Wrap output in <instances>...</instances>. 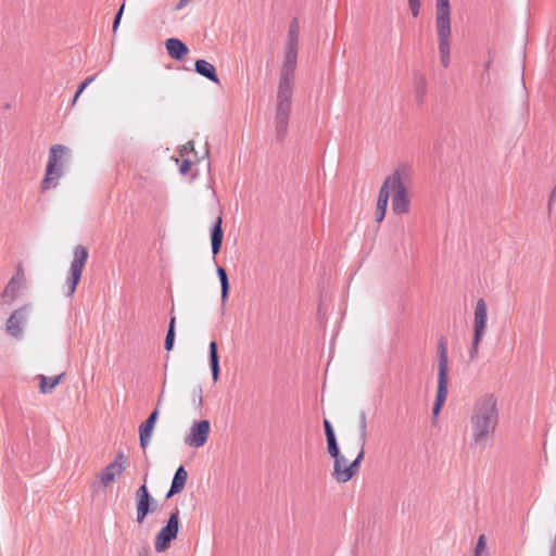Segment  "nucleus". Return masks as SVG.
<instances>
[{
    "label": "nucleus",
    "instance_id": "nucleus-19",
    "mask_svg": "<svg viewBox=\"0 0 556 556\" xmlns=\"http://www.w3.org/2000/svg\"><path fill=\"white\" fill-rule=\"evenodd\" d=\"M438 33L439 53L450 56L451 24L435 25Z\"/></svg>",
    "mask_w": 556,
    "mask_h": 556
},
{
    "label": "nucleus",
    "instance_id": "nucleus-42",
    "mask_svg": "<svg viewBox=\"0 0 556 556\" xmlns=\"http://www.w3.org/2000/svg\"><path fill=\"white\" fill-rule=\"evenodd\" d=\"M555 199H556V186L553 188L552 193L548 199V210L549 211L552 210V205H553V202L555 201Z\"/></svg>",
    "mask_w": 556,
    "mask_h": 556
},
{
    "label": "nucleus",
    "instance_id": "nucleus-17",
    "mask_svg": "<svg viewBox=\"0 0 556 556\" xmlns=\"http://www.w3.org/2000/svg\"><path fill=\"white\" fill-rule=\"evenodd\" d=\"M222 224L223 218L222 216H218L211 228V247L214 256L219 253L223 244L224 231Z\"/></svg>",
    "mask_w": 556,
    "mask_h": 556
},
{
    "label": "nucleus",
    "instance_id": "nucleus-43",
    "mask_svg": "<svg viewBox=\"0 0 556 556\" xmlns=\"http://www.w3.org/2000/svg\"><path fill=\"white\" fill-rule=\"evenodd\" d=\"M440 60H441V64L444 66V67H447L448 64H450V56L446 55V54H440Z\"/></svg>",
    "mask_w": 556,
    "mask_h": 556
},
{
    "label": "nucleus",
    "instance_id": "nucleus-6",
    "mask_svg": "<svg viewBox=\"0 0 556 556\" xmlns=\"http://www.w3.org/2000/svg\"><path fill=\"white\" fill-rule=\"evenodd\" d=\"M73 261L71 263L70 275L66 279V295L72 296L77 288L81 278L83 269L88 258V250L86 247L79 244L74 249Z\"/></svg>",
    "mask_w": 556,
    "mask_h": 556
},
{
    "label": "nucleus",
    "instance_id": "nucleus-22",
    "mask_svg": "<svg viewBox=\"0 0 556 556\" xmlns=\"http://www.w3.org/2000/svg\"><path fill=\"white\" fill-rule=\"evenodd\" d=\"M448 380H438L435 400L432 407V416L437 418L447 396Z\"/></svg>",
    "mask_w": 556,
    "mask_h": 556
},
{
    "label": "nucleus",
    "instance_id": "nucleus-47",
    "mask_svg": "<svg viewBox=\"0 0 556 556\" xmlns=\"http://www.w3.org/2000/svg\"><path fill=\"white\" fill-rule=\"evenodd\" d=\"M491 63H492V60H489L485 64H484V73H488L489 72V68L491 66Z\"/></svg>",
    "mask_w": 556,
    "mask_h": 556
},
{
    "label": "nucleus",
    "instance_id": "nucleus-49",
    "mask_svg": "<svg viewBox=\"0 0 556 556\" xmlns=\"http://www.w3.org/2000/svg\"><path fill=\"white\" fill-rule=\"evenodd\" d=\"M348 460L346 458L343 456V463H341V469H344V467H348Z\"/></svg>",
    "mask_w": 556,
    "mask_h": 556
},
{
    "label": "nucleus",
    "instance_id": "nucleus-36",
    "mask_svg": "<svg viewBox=\"0 0 556 556\" xmlns=\"http://www.w3.org/2000/svg\"><path fill=\"white\" fill-rule=\"evenodd\" d=\"M323 424H324L326 439L334 438L336 433H334L331 422L328 419H324Z\"/></svg>",
    "mask_w": 556,
    "mask_h": 556
},
{
    "label": "nucleus",
    "instance_id": "nucleus-10",
    "mask_svg": "<svg viewBox=\"0 0 556 556\" xmlns=\"http://www.w3.org/2000/svg\"><path fill=\"white\" fill-rule=\"evenodd\" d=\"M127 458L123 452H119L113 462H111L100 473V480L104 486H108L115 480L116 477H121L126 470Z\"/></svg>",
    "mask_w": 556,
    "mask_h": 556
},
{
    "label": "nucleus",
    "instance_id": "nucleus-25",
    "mask_svg": "<svg viewBox=\"0 0 556 556\" xmlns=\"http://www.w3.org/2000/svg\"><path fill=\"white\" fill-rule=\"evenodd\" d=\"M393 179H394V173L392 174V176L387 177V179L382 184V186L379 190L377 202L388 204L389 197H390L389 190L391 189L392 193L394 192V180Z\"/></svg>",
    "mask_w": 556,
    "mask_h": 556
},
{
    "label": "nucleus",
    "instance_id": "nucleus-28",
    "mask_svg": "<svg viewBox=\"0 0 556 556\" xmlns=\"http://www.w3.org/2000/svg\"><path fill=\"white\" fill-rule=\"evenodd\" d=\"M217 276L220 281V289H222V301L225 302L229 294V279L228 275L225 268L217 265L216 268Z\"/></svg>",
    "mask_w": 556,
    "mask_h": 556
},
{
    "label": "nucleus",
    "instance_id": "nucleus-21",
    "mask_svg": "<svg viewBox=\"0 0 556 556\" xmlns=\"http://www.w3.org/2000/svg\"><path fill=\"white\" fill-rule=\"evenodd\" d=\"M194 71L213 83L217 84L219 81L215 66L205 60H197Z\"/></svg>",
    "mask_w": 556,
    "mask_h": 556
},
{
    "label": "nucleus",
    "instance_id": "nucleus-37",
    "mask_svg": "<svg viewBox=\"0 0 556 556\" xmlns=\"http://www.w3.org/2000/svg\"><path fill=\"white\" fill-rule=\"evenodd\" d=\"M485 549L484 535H480L476 545L475 556H481Z\"/></svg>",
    "mask_w": 556,
    "mask_h": 556
},
{
    "label": "nucleus",
    "instance_id": "nucleus-16",
    "mask_svg": "<svg viewBox=\"0 0 556 556\" xmlns=\"http://www.w3.org/2000/svg\"><path fill=\"white\" fill-rule=\"evenodd\" d=\"M165 48L174 60H181L189 51L187 45L178 38H168L165 41Z\"/></svg>",
    "mask_w": 556,
    "mask_h": 556
},
{
    "label": "nucleus",
    "instance_id": "nucleus-32",
    "mask_svg": "<svg viewBox=\"0 0 556 556\" xmlns=\"http://www.w3.org/2000/svg\"><path fill=\"white\" fill-rule=\"evenodd\" d=\"M367 440V417L366 413L359 414V443L361 446H365Z\"/></svg>",
    "mask_w": 556,
    "mask_h": 556
},
{
    "label": "nucleus",
    "instance_id": "nucleus-48",
    "mask_svg": "<svg viewBox=\"0 0 556 556\" xmlns=\"http://www.w3.org/2000/svg\"><path fill=\"white\" fill-rule=\"evenodd\" d=\"M80 94H78V90L76 91L75 96H74V99L72 101V105H74L77 101V99L79 98Z\"/></svg>",
    "mask_w": 556,
    "mask_h": 556
},
{
    "label": "nucleus",
    "instance_id": "nucleus-24",
    "mask_svg": "<svg viewBox=\"0 0 556 556\" xmlns=\"http://www.w3.org/2000/svg\"><path fill=\"white\" fill-rule=\"evenodd\" d=\"M64 377V374L53 376V377H47L45 375H38V379L40 381V392L43 394L51 393L54 388L61 382L62 378Z\"/></svg>",
    "mask_w": 556,
    "mask_h": 556
},
{
    "label": "nucleus",
    "instance_id": "nucleus-50",
    "mask_svg": "<svg viewBox=\"0 0 556 556\" xmlns=\"http://www.w3.org/2000/svg\"><path fill=\"white\" fill-rule=\"evenodd\" d=\"M162 401H163V392L159 396L157 405H160ZM156 407L159 408V406H156Z\"/></svg>",
    "mask_w": 556,
    "mask_h": 556
},
{
    "label": "nucleus",
    "instance_id": "nucleus-7",
    "mask_svg": "<svg viewBox=\"0 0 556 556\" xmlns=\"http://www.w3.org/2000/svg\"><path fill=\"white\" fill-rule=\"evenodd\" d=\"M179 527V511L176 510L170 514L166 525L161 529L155 539V551L157 553L164 552L169 547L173 540L177 538Z\"/></svg>",
    "mask_w": 556,
    "mask_h": 556
},
{
    "label": "nucleus",
    "instance_id": "nucleus-38",
    "mask_svg": "<svg viewBox=\"0 0 556 556\" xmlns=\"http://www.w3.org/2000/svg\"><path fill=\"white\" fill-rule=\"evenodd\" d=\"M124 7H125V4H122L119 10L115 14V17H114V21H113V27H112L114 33L117 30V28L119 26V23H121V20H122V15H123V12H124Z\"/></svg>",
    "mask_w": 556,
    "mask_h": 556
},
{
    "label": "nucleus",
    "instance_id": "nucleus-46",
    "mask_svg": "<svg viewBox=\"0 0 556 556\" xmlns=\"http://www.w3.org/2000/svg\"><path fill=\"white\" fill-rule=\"evenodd\" d=\"M138 556H149V549L142 548L138 552Z\"/></svg>",
    "mask_w": 556,
    "mask_h": 556
},
{
    "label": "nucleus",
    "instance_id": "nucleus-29",
    "mask_svg": "<svg viewBox=\"0 0 556 556\" xmlns=\"http://www.w3.org/2000/svg\"><path fill=\"white\" fill-rule=\"evenodd\" d=\"M299 31H300L299 21H298V18L294 17L291 21L290 26H289L288 40H287L286 46L298 47Z\"/></svg>",
    "mask_w": 556,
    "mask_h": 556
},
{
    "label": "nucleus",
    "instance_id": "nucleus-11",
    "mask_svg": "<svg viewBox=\"0 0 556 556\" xmlns=\"http://www.w3.org/2000/svg\"><path fill=\"white\" fill-rule=\"evenodd\" d=\"M364 455H365V446H361L358 455L348 467H344V469H341V464L333 466L332 476L334 477V479L340 483H345V482L350 481L353 478V476L356 473L361 462L364 459Z\"/></svg>",
    "mask_w": 556,
    "mask_h": 556
},
{
    "label": "nucleus",
    "instance_id": "nucleus-45",
    "mask_svg": "<svg viewBox=\"0 0 556 556\" xmlns=\"http://www.w3.org/2000/svg\"><path fill=\"white\" fill-rule=\"evenodd\" d=\"M193 149V142L189 141L185 146H182L181 152L192 151Z\"/></svg>",
    "mask_w": 556,
    "mask_h": 556
},
{
    "label": "nucleus",
    "instance_id": "nucleus-20",
    "mask_svg": "<svg viewBox=\"0 0 556 556\" xmlns=\"http://www.w3.org/2000/svg\"><path fill=\"white\" fill-rule=\"evenodd\" d=\"M451 24L450 0H435V25Z\"/></svg>",
    "mask_w": 556,
    "mask_h": 556
},
{
    "label": "nucleus",
    "instance_id": "nucleus-26",
    "mask_svg": "<svg viewBox=\"0 0 556 556\" xmlns=\"http://www.w3.org/2000/svg\"><path fill=\"white\" fill-rule=\"evenodd\" d=\"M328 453L333 458V466L340 465L343 463V455L340 453V447L337 441V437L326 439Z\"/></svg>",
    "mask_w": 556,
    "mask_h": 556
},
{
    "label": "nucleus",
    "instance_id": "nucleus-1",
    "mask_svg": "<svg viewBox=\"0 0 556 556\" xmlns=\"http://www.w3.org/2000/svg\"><path fill=\"white\" fill-rule=\"evenodd\" d=\"M498 424L497 401L493 394L480 396L473 404L469 429L471 446L483 451L492 440Z\"/></svg>",
    "mask_w": 556,
    "mask_h": 556
},
{
    "label": "nucleus",
    "instance_id": "nucleus-15",
    "mask_svg": "<svg viewBox=\"0 0 556 556\" xmlns=\"http://www.w3.org/2000/svg\"><path fill=\"white\" fill-rule=\"evenodd\" d=\"M438 380H448V356L446 341L443 337L438 343Z\"/></svg>",
    "mask_w": 556,
    "mask_h": 556
},
{
    "label": "nucleus",
    "instance_id": "nucleus-12",
    "mask_svg": "<svg viewBox=\"0 0 556 556\" xmlns=\"http://www.w3.org/2000/svg\"><path fill=\"white\" fill-rule=\"evenodd\" d=\"M27 318V307L24 306L14 311L5 323L7 331L14 338L20 339L23 334V325Z\"/></svg>",
    "mask_w": 556,
    "mask_h": 556
},
{
    "label": "nucleus",
    "instance_id": "nucleus-18",
    "mask_svg": "<svg viewBox=\"0 0 556 556\" xmlns=\"http://www.w3.org/2000/svg\"><path fill=\"white\" fill-rule=\"evenodd\" d=\"M188 479V472L184 466H179L174 475L169 491L166 494V497L169 498L175 494L181 492L186 485Z\"/></svg>",
    "mask_w": 556,
    "mask_h": 556
},
{
    "label": "nucleus",
    "instance_id": "nucleus-34",
    "mask_svg": "<svg viewBox=\"0 0 556 556\" xmlns=\"http://www.w3.org/2000/svg\"><path fill=\"white\" fill-rule=\"evenodd\" d=\"M409 11L413 17H417L420 13L421 1L420 0H407Z\"/></svg>",
    "mask_w": 556,
    "mask_h": 556
},
{
    "label": "nucleus",
    "instance_id": "nucleus-44",
    "mask_svg": "<svg viewBox=\"0 0 556 556\" xmlns=\"http://www.w3.org/2000/svg\"><path fill=\"white\" fill-rule=\"evenodd\" d=\"M191 0H179V2L176 4L175 9L176 10H181L184 9L185 7H187L189 4Z\"/></svg>",
    "mask_w": 556,
    "mask_h": 556
},
{
    "label": "nucleus",
    "instance_id": "nucleus-2",
    "mask_svg": "<svg viewBox=\"0 0 556 556\" xmlns=\"http://www.w3.org/2000/svg\"><path fill=\"white\" fill-rule=\"evenodd\" d=\"M394 192L392 194V211L396 215L409 211V199L407 187L412 182V166L406 163L400 164L394 170Z\"/></svg>",
    "mask_w": 556,
    "mask_h": 556
},
{
    "label": "nucleus",
    "instance_id": "nucleus-41",
    "mask_svg": "<svg viewBox=\"0 0 556 556\" xmlns=\"http://www.w3.org/2000/svg\"><path fill=\"white\" fill-rule=\"evenodd\" d=\"M195 395H197L195 401H197L198 407H202V405H203V397H202V389H201V387H198L195 389Z\"/></svg>",
    "mask_w": 556,
    "mask_h": 556
},
{
    "label": "nucleus",
    "instance_id": "nucleus-8",
    "mask_svg": "<svg viewBox=\"0 0 556 556\" xmlns=\"http://www.w3.org/2000/svg\"><path fill=\"white\" fill-rule=\"evenodd\" d=\"M210 429L211 426L208 420L204 419L194 421L189 433L185 437V443L188 446L195 448L203 446L207 442Z\"/></svg>",
    "mask_w": 556,
    "mask_h": 556
},
{
    "label": "nucleus",
    "instance_id": "nucleus-4",
    "mask_svg": "<svg viewBox=\"0 0 556 556\" xmlns=\"http://www.w3.org/2000/svg\"><path fill=\"white\" fill-rule=\"evenodd\" d=\"M298 47L286 46L285 58L279 73L277 92L293 94Z\"/></svg>",
    "mask_w": 556,
    "mask_h": 556
},
{
    "label": "nucleus",
    "instance_id": "nucleus-39",
    "mask_svg": "<svg viewBox=\"0 0 556 556\" xmlns=\"http://www.w3.org/2000/svg\"><path fill=\"white\" fill-rule=\"evenodd\" d=\"M96 79V76L87 77L78 87V94H81L83 91Z\"/></svg>",
    "mask_w": 556,
    "mask_h": 556
},
{
    "label": "nucleus",
    "instance_id": "nucleus-3",
    "mask_svg": "<svg viewBox=\"0 0 556 556\" xmlns=\"http://www.w3.org/2000/svg\"><path fill=\"white\" fill-rule=\"evenodd\" d=\"M66 152L67 148L62 144H54L50 148L45 178L41 181V192L54 189L58 186V180L63 175V167L59 164V161Z\"/></svg>",
    "mask_w": 556,
    "mask_h": 556
},
{
    "label": "nucleus",
    "instance_id": "nucleus-14",
    "mask_svg": "<svg viewBox=\"0 0 556 556\" xmlns=\"http://www.w3.org/2000/svg\"><path fill=\"white\" fill-rule=\"evenodd\" d=\"M488 306L483 299H478L475 307L473 334L483 336L486 328Z\"/></svg>",
    "mask_w": 556,
    "mask_h": 556
},
{
    "label": "nucleus",
    "instance_id": "nucleus-40",
    "mask_svg": "<svg viewBox=\"0 0 556 556\" xmlns=\"http://www.w3.org/2000/svg\"><path fill=\"white\" fill-rule=\"evenodd\" d=\"M191 166V162L189 160H184L179 166V172L182 175H186Z\"/></svg>",
    "mask_w": 556,
    "mask_h": 556
},
{
    "label": "nucleus",
    "instance_id": "nucleus-31",
    "mask_svg": "<svg viewBox=\"0 0 556 556\" xmlns=\"http://www.w3.org/2000/svg\"><path fill=\"white\" fill-rule=\"evenodd\" d=\"M175 342V317L170 318L167 334L164 342V348L166 351H170L174 346Z\"/></svg>",
    "mask_w": 556,
    "mask_h": 556
},
{
    "label": "nucleus",
    "instance_id": "nucleus-30",
    "mask_svg": "<svg viewBox=\"0 0 556 556\" xmlns=\"http://www.w3.org/2000/svg\"><path fill=\"white\" fill-rule=\"evenodd\" d=\"M18 288H20V282H18L17 278L16 277L11 278V280L9 281V283L7 285V287L4 289L3 298L11 299V300L15 299L17 295Z\"/></svg>",
    "mask_w": 556,
    "mask_h": 556
},
{
    "label": "nucleus",
    "instance_id": "nucleus-9",
    "mask_svg": "<svg viewBox=\"0 0 556 556\" xmlns=\"http://www.w3.org/2000/svg\"><path fill=\"white\" fill-rule=\"evenodd\" d=\"M137 522L141 523L149 513L156 509V502L150 495L146 483L136 492Z\"/></svg>",
    "mask_w": 556,
    "mask_h": 556
},
{
    "label": "nucleus",
    "instance_id": "nucleus-23",
    "mask_svg": "<svg viewBox=\"0 0 556 556\" xmlns=\"http://www.w3.org/2000/svg\"><path fill=\"white\" fill-rule=\"evenodd\" d=\"M208 358H210V367L212 371L213 381L216 382L219 378L220 368H219V356H218V348L216 341H211L208 345Z\"/></svg>",
    "mask_w": 556,
    "mask_h": 556
},
{
    "label": "nucleus",
    "instance_id": "nucleus-5",
    "mask_svg": "<svg viewBox=\"0 0 556 556\" xmlns=\"http://www.w3.org/2000/svg\"><path fill=\"white\" fill-rule=\"evenodd\" d=\"M292 109V94L277 92L275 112V137L277 141H283L288 135L289 117Z\"/></svg>",
    "mask_w": 556,
    "mask_h": 556
},
{
    "label": "nucleus",
    "instance_id": "nucleus-35",
    "mask_svg": "<svg viewBox=\"0 0 556 556\" xmlns=\"http://www.w3.org/2000/svg\"><path fill=\"white\" fill-rule=\"evenodd\" d=\"M387 207H388V204L377 202L376 220L378 223H381L383 220V218L386 216Z\"/></svg>",
    "mask_w": 556,
    "mask_h": 556
},
{
    "label": "nucleus",
    "instance_id": "nucleus-33",
    "mask_svg": "<svg viewBox=\"0 0 556 556\" xmlns=\"http://www.w3.org/2000/svg\"><path fill=\"white\" fill-rule=\"evenodd\" d=\"M482 337L483 336L473 334L471 346H470V350H469V358L471 361H473L477 357V354H478V351H479V345H480V342L482 340Z\"/></svg>",
    "mask_w": 556,
    "mask_h": 556
},
{
    "label": "nucleus",
    "instance_id": "nucleus-27",
    "mask_svg": "<svg viewBox=\"0 0 556 556\" xmlns=\"http://www.w3.org/2000/svg\"><path fill=\"white\" fill-rule=\"evenodd\" d=\"M414 85H415L416 99L419 103H421L427 93L426 78L420 74L415 75Z\"/></svg>",
    "mask_w": 556,
    "mask_h": 556
},
{
    "label": "nucleus",
    "instance_id": "nucleus-13",
    "mask_svg": "<svg viewBox=\"0 0 556 556\" xmlns=\"http://www.w3.org/2000/svg\"><path fill=\"white\" fill-rule=\"evenodd\" d=\"M159 408L155 407L149 417L139 426V441L142 450H146L150 444L153 429L159 418Z\"/></svg>",
    "mask_w": 556,
    "mask_h": 556
}]
</instances>
